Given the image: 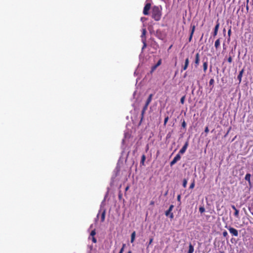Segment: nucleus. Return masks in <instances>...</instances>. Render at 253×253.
Wrapping results in <instances>:
<instances>
[{
  "label": "nucleus",
  "instance_id": "f257e3e1",
  "mask_svg": "<svg viewBox=\"0 0 253 253\" xmlns=\"http://www.w3.org/2000/svg\"><path fill=\"white\" fill-rule=\"evenodd\" d=\"M162 16V12L160 8L157 6H154L152 8V17L157 21H159Z\"/></svg>",
  "mask_w": 253,
  "mask_h": 253
},
{
  "label": "nucleus",
  "instance_id": "f03ea898",
  "mask_svg": "<svg viewBox=\"0 0 253 253\" xmlns=\"http://www.w3.org/2000/svg\"><path fill=\"white\" fill-rule=\"evenodd\" d=\"M101 213V221L102 222L104 221L105 220V214H106V210L105 209H104L103 208V202H102L101 205H100V210H99V211L97 215V216H96V219H95V220L96 221L97 219H98V217H99V214Z\"/></svg>",
  "mask_w": 253,
  "mask_h": 253
},
{
  "label": "nucleus",
  "instance_id": "7ed1b4c3",
  "mask_svg": "<svg viewBox=\"0 0 253 253\" xmlns=\"http://www.w3.org/2000/svg\"><path fill=\"white\" fill-rule=\"evenodd\" d=\"M225 227L229 230L230 233L232 236H235V237L238 236L239 233H238V231L237 229H236L231 226H228L227 225H226Z\"/></svg>",
  "mask_w": 253,
  "mask_h": 253
},
{
  "label": "nucleus",
  "instance_id": "20e7f679",
  "mask_svg": "<svg viewBox=\"0 0 253 253\" xmlns=\"http://www.w3.org/2000/svg\"><path fill=\"white\" fill-rule=\"evenodd\" d=\"M151 3H147L143 9V13L145 15H148L149 14V11L151 8Z\"/></svg>",
  "mask_w": 253,
  "mask_h": 253
},
{
  "label": "nucleus",
  "instance_id": "39448f33",
  "mask_svg": "<svg viewBox=\"0 0 253 253\" xmlns=\"http://www.w3.org/2000/svg\"><path fill=\"white\" fill-rule=\"evenodd\" d=\"M219 26H220V23L218 21V20L216 21V25L214 27V30H213V32L212 33V35H213V37H215L217 35V33H218V29H219Z\"/></svg>",
  "mask_w": 253,
  "mask_h": 253
},
{
  "label": "nucleus",
  "instance_id": "423d86ee",
  "mask_svg": "<svg viewBox=\"0 0 253 253\" xmlns=\"http://www.w3.org/2000/svg\"><path fill=\"white\" fill-rule=\"evenodd\" d=\"M200 63V54L197 53L195 55V58L194 60L195 67L197 68Z\"/></svg>",
  "mask_w": 253,
  "mask_h": 253
},
{
  "label": "nucleus",
  "instance_id": "0eeeda50",
  "mask_svg": "<svg viewBox=\"0 0 253 253\" xmlns=\"http://www.w3.org/2000/svg\"><path fill=\"white\" fill-rule=\"evenodd\" d=\"M119 172H120V168L119 167L118 165H117V167H116L115 169H114V170L113 171V174L112 176V179H114V178H115L118 175Z\"/></svg>",
  "mask_w": 253,
  "mask_h": 253
},
{
  "label": "nucleus",
  "instance_id": "6e6552de",
  "mask_svg": "<svg viewBox=\"0 0 253 253\" xmlns=\"http://www.w3.org/2000/svg\"><path fill=\"white\" fill-rule=\"evenodd\" d=\"M189 64V58L187 57L186 58V59L185 60L184 65L182 67V69L181 71V72L183 71H185L187 69Z\"/></svg>",
  "mask_w": 253,
  "mask_h": 253
},
{
  "label": "nucleus",
  "instance_id": "1a4fd4ad",
  "mask_svg": "<svg viewBox=\"0 0 253 253\" xmlns=\"http://www.w3.org/2000/svg\"><path fill=\"white\" fill-rule=\"evenodd\" d=\"M188 146V141H187L185 142V143L184 144V146L182 147V148L179 151V153H180L181 154H183V153H184L186 150Z\"/></svg>",
  "mask_w": 253,
  "mask_h": 253
},
{
  "label": "nucleus",
  "instance_id": "9d476101",
  "mask_svg": "<svg viewBox=\"0 0 253 253\" xmlns=\"http://www.w3.org/2000/svg\"><path fill=\"white\" fill-rule=\"evenodd\" d=\"M220 38H218V39H217L215 42V43H214V46H215V48L216 50L218 49L220 47Z\"/></svg>",
  "mask_w": 253,
  "mask_h": 253
},
{
  "label": "nucleus",
  "instance_id": "9b49d317",
  "mask_svg": "<svg viewBox=\"0 0 253 253\" xmlns=\"http://www.w3.org/2000/svg\"><path fill=\"white\" fill-rule=\"evenodd\" d=\"M165 214L167 216H169L171 219H172L174 217L173 213L169 210H168L165 212Z\"/></svg>",
  "mask_w": 253,
  "mask_h": 253
},
{
  "label": "nucleus",
  "instance_id": "f8f14e48",
  "mask_svg": "<svg viewBox=\"0 0 253 253\" xmlns=\"http://www.w3.org/2000/svg\"><path fill=\"white\" fill-rule=\"evenodd\" d=\"M195 25H193L192 26V29H191V33H190V37H189V42H191V40H192V37H193V34H194V31H195Z\"/></svg>",
  "mask_w": 253,
  "mask_h": 253
},
{
  "label": "nucleus",
  "instance_id": "ddd939ff",
  "mask_svg": "<svg viewBox=\"0 0 253 253\" xmlns=\"http://www.w3.org/2000/svg\"><path fill=\"white\" fill-rule=\"evenodd\" d=\"M244 72V70L242 69L241 71H240L239 74L237 76V79L239 81V83H240L242 81V78L243 74Z\"/></svg>",
  "mask_w": 253,
  "mask_h": 253
},
{
  "label": "nucleus",
  "instance_id": "4468645a",
  "mask_svg": "<svg viewBox=\"0 0 253 253\" xmlns=\"http://www.w3.org/2000/svg\"><path fill=\"white\" fill-rule=\"evenodd\" d=\"M251 174L247 173L245 177V180L248 181L250 184H251Z\"/></svg>",
  "mask_w": 253,
  "mask_h": 253
},
{
  "label": "nucleus",
  "instance_id": "2eb2a0df",
  "mask_svg": "<svg viewBox=\"0 0 253 253\" xmlns=\"http://www.w3.org/2000/svg\"><path fill=\"white\" fill-rule=\"evenodd\" d=\"M152 97H153V94H150L148 98H147V99L146 100L145 104L149 105L152 101Z\"/></svg>",
  "mask_w": 253,
  "mask_h": 253
},
{
  "label": "nucleus",
  "instance_id": "dca6fc26",
  "mask_svg": "<svg viewBox=\"0 0 253 253\" xmlns=\"http://www.w3.org/2000/svg\"><path fill=\"white\" fill-rule=\"evenodd\" d=\"M208 65V62H207V61L204 62L203 66V70L205 73H206L207 70Z\"/></svg>",
  "mask_w": 253,
  "mask_h": 253
},
{
  "label": "nucleus",
  "instance_id": "f3484780",
  "mask_svg": "<svg viewBox=\"0 0 253 253\" xmlns=\"http://www.w3.org/2000/svg\"><path fill=\"white\" fill-rule=\"evenodd\" d=\"M135 235H136L135 232L133 231L131 233V240H130L131 243H132L134 242L135 238Z\"/></svg>",
  "mask_w": 253,
  "mask_h": 253
},
{
  "label": "nucleus",
  "instance_id": "a211bd4d",
  "mask_svg": "<svg viewBox=\"0 0 253 253\" xmlns=\"http://www.w3.org/2000/svg\"><path fill=\"white\" fill-rule=\"evenodd\" d=\"M194 247L190 244L189 246V250L188 253H193L194 252Z\"/></svg>",
  "mask_w": 253,
  "mask_h": 253
},
{
  "label": "nucleus",
  "instance_id": "6ab92c4d",
  "mask_svg": "<svg viewBox=\"0 0 253 253\" xmlns=\"http://www.w3.org/2000/svg\"><path fill=\"white\" fill-rule=\"evenodd\" d=\"M146 30L145 29H142V35H141V38H142V40L143 39H145V35H146Z\"/></svg>",
  "mask_w": 253,
  "mask_h": 253
},
{
  "label": "nucleus",
  "instance_id": "aec40b11",
  "mask_svg": "<svg viewBox=\"0 0 253 253\" xmlns=\"http://www.w3.org/2000/svg\"><path fill=\"white\" fill-rule=\"evenodd\" d=\"M157 36L160 39L163 40L164 37H162L161 32L157 31L156 32Z\"/></svg>",
  "mask_w": 253,
  "mask_h": 253
},
{
  "label": "nucleus",
  "instance_id": "412c9836",
  "mask_svg": "<svg viewBox=\"0 0 253 253\" xmlns=\"http://www.w3.org/2000/svg\"><path fill=\"white\" fill-rule=\"evenodd\" d=\"M158 67V66L157 65V64H155V65L151 67V73H153L157 69Z\"/></svg>",
  "mask_w": 253,
  "mask_h": 253
},
{
  "label": "nucleus",
  "instance_id": "4be33fe9",
  "mask_svg": "<svg viewBox=\"0 0 253 253\" xmlns=\"http://www.w3.org/2000/svg\"><path fill=\"white\" fill-rule=\"evenodd\" d=\"M142 42H143V46H142V49H144L147 46V44H146V39H143L142 40Z\"/></svg>",
  "mask_w": 253,
  "mask_h": 253
},
{
  "label": "nucleus",
  "instance_id": "5701e85b",
  "mask_svg": "<svg viewBox=\"0 0 253 253\" xmlns=\"http://www.w3.org/2000/svg\"><path fill=\"white\" fill-rule=\"evenodd\" d=\"M187 180L186 179H184L183 180L182 185L184 188H185L187 186Z\"/></svg>",
  "mask_w": 253,
  "mask_h": 253
},
{
  "label": "nucleus",
  "instance_id": "b1692460",
  "mask_svg": "<svg viewBox=\"0 0 253 253\" xmlns=\"http://www.w3.org/2000/svg\"><path fill=\"white\" fill-rule=\"evenodd\" d=\"M199 211L202 213L205 211V209L204 207H200L199 208Z\"/></svg>",
  "mask_w": 253,
  "mask_h": 253
},
{
  "label": "nucleus",
  "instance_id": "393cba45",
  "mask_svg": "<svg viewBox=\"0 0 253 253\" xmlns=\"http://www.w3.org/2000/svg\"><path fill=\"white\" fill-rule=\"evenodd\" d=\"M231 27L230 28V29L228 30V40L229 41L230 39V36H231Z\"/></svg>",
  "mask_w": 253,
  "mask_h": 253
},
{
  "label": "nucleus",
  "instance_id": "a878e982",
  "mask_svg": "<svg viewBox=\"0 0 253 253\" xmlns=\"http://www.w3.org/2000/svg\"><path fill=\"white\" fill-rule=\"evenodd\" d=\"M239 210H236V211H235V212L234 213V216H236V217H239Z\"/></svg>",
  "mask_w": 253,
  "mask_h": 253
},
{
  "label": "nucleus",
  "instance_id": "bb28decb",
  "mask_svg": "<svg viewBox=\"0 0 253 253\" xmlns=\"http://www.w3.org/2000/svg\"><path fill=\"white\" fill-rule=\"evenodd\" d=\"M178 160L179 159H173V160L170 162V166H173L174 164H175L177 162V160Z\"/></svg>",
  "mask_w": 253,
  "mask_h": 253
},
{
  "label": "nucleus",
  "instance_id": "cd10ccee",
  "mask_svg": "<svg viewBox=\"0 0 253 253\" xmlns=\"http://www.w3.org/2000/svg\"><path fill=\"white\" fill-rule=\"evenodd\" d=\"M181 126L184 128H185L186 127V123L184 120H183V122H182Z\"/></svg>",
  "mask_w": 253,
  "mask_h": 253
},
{
  "label": "nucleus",
  "instance_id": "c85d7f7f",
  "mask_svg": "<svg viewBox=\"0 0 253 253\" xmlns=\"http://www.w3.org/2000/svg\"><path fill=\"white\" fill-rule=\"evenodd\" d=\"M214 80L213 79H211L210 80V82H209V84L210 85H212L213 86V85L214 84Z\"/></svg>",
  "mask_w": 253,
  "mask_h": 253
},
{
  "label": "nucleus",
  "instance_id": "c756f323",
  "mask_svg": "<svg viewBox=\"0 0 253 253\" xmlns=\"http://www.w3.org/2000/svg\"><path fill=\"white\" fill-rule=\"evenodd\" d=\"M194 186H195V181H194V180H193V182L191 183V184L190 185L189 188L193 189V188H194Z\"/></svg>",
  "mask_w": 253,
  "mask_h": 253
},
{
  "label": "nucleus",
  "instance_id": "7c9ffc66",
  "mask_svg": "<svg viewBox=\"0 0 253 253\" xmlns=\"http://www.w3.org/2000/svg\"><path fill=\"white\" fill-rule=\"evenodd\" d=\"M169 117L168 116H167L166 117H165V120H164V125L165 126L169 120Z\"/></svg>",
  "mask_w": 253,
  "mask_h": 253
},
{
  "label": "nucleus",
  "instance_id": "2f4dec72",
  "mask_svg": "<svg viewBox=\"0 0 253 253\" xmlns=\"http://www.w3.org/2000/svg\"><path fill=\"white\" fill-rule=\"evenodd\" d=\"M95 234H96L95 230L94 229L91 231V232L90 234V235L92 237H94V236L95 235Z\"/></svg>",
  "mask_w": 253,
  "mask_h": 253
},
{
  "label": "nucleus",
  "instance_id": "473e14b6",
  "mask_svg": "<svg viewBox=\"0 0 253 253\" xmlns=\"http://www.w3.org/2000/svg\"><path fill=\"white\" fill-rule=\"evenodd\" d=\"M222 234H223V236L224 237H226L227 238L228 236V233H227V232L226 230H225V231H224L223 232Z\"/></svg>",
  "mask_w": 253,
  "mask_h": 253
},
{
  "label": "nucleus",
  "instance_id": "72a5a7b5",
  "mask_svg": "<svg viewBox=\"0 0 253 253\" xmlns=\"http://www.w3.org/2000/svg\"><path fill=\"white\" fill-rule=\"evenodd\" d=\"M185 101V96H182L180 99V102L183 104Z\"/></svg>",
  "mask_w": 253,
  "mask_h": 253
},
{
  "label": "nucleus",
  "instance_id": "f704fd0d",
  "mask_svg": "<svg viewBox=\"0 0 253 253\" xmlns=\"http://www.w3.org/2000/svg\"><path fill=\"white\" fill-rule=\"evenodd\" d=\"M145 111H144V110H142L141 111V121L143 120V117H144V114H145Z\"/></svg>",
  "mask_w": 253,
  "mask_h": 253
},
{
  "label": "nucleus",
  "instance_id": "c9c22d12",
  "mask_svg": "<svg viewBox=\"0 0 253 253\" xmlns=\"http://www.w3.org/2000/svg\"><path fill=\"white\" fill-rule=\"evenodd\" d=\"M148 105H149L145 104V105H144V107H143V108L142 110H144V111H146V110L147 109V108H148Z\"/></svg>",
  "mask_w": 253,
  "mask_h": 253
},
{
  "label": "nucleus",
  "instance_id": "e433bc0d",
  "mask_svg": "<svg viewBox=\"0 0 253 253\" xmlns=\"http://www.w3.org/2000/svg\"><path fill=\"white\" fill-rule=\"evenodd\" d=\"M153 240V239L152 238L150 239L149 242L147 245V247H148L152 243Z\"/></svg>",
  "mask_w": 253,
  "mask_h": 253
},
{
  "label": "nucleus",
  "instance_id": "4c0bfd02",
  "mask_svg": "<svg viewBox=\"0 0 253 253\" xmlns=\"http://www.w3.org/2000/svg\"><path fill=\"white\" fill-rule=\"evenodd\" d=\"M125 246V244H123V247L120 250L119 253H123L124 249Z\"/></svg>",
  "mask_w": 253,
  "mask_h": 253
},
{
  "label": "nucleus",
  "instance_id": "58836bf2",
  "mask_svg": "<svg viewBox=\"0 0 253 253\" xmlns=\"http://www.w3.org/2000/svg\"><path fill=\"white\" fill-rule=\"evenodd\" d=\"M180 199H181V196H180V195H178L177 197V200L179 202L180 204L181 203Z\"/></svg>",
  "mask_w": 253,
  "mask_h": 253
},
{
  "label": "nucleus",
  "instance_id": "ea45409f",
  "mask_svg": "<svg viewBox=\"0 0 253 253\" xmlns=\"http://www.w3.org/2000/svg\"><path fill=\"white\" fill-rule=\"evenodd\" d=\"M162 64V59H159L156 64L158 66H159Z\"/></svg>",
  "mask_w": 253,
  "mask_h": 253
},
{
  "label": "nucleus",
  "instance_id": "a19ab883",
  "mask_svg": "<svg viewBox=\"0 0 253 253\" xmlns=\"http://www.w3.org/2000/svg\"><path fill=\"white\" fill-rule=\"evenodd\" d=\"M228 62L231 63L232 62V58L231 56H229L228 58Z\"/></svg>",
  "mask_w": 253,
  "mask_h": 253
},
{
  "label": "nucleus",
  "instance_id": "79ce46f5",
  "mask_svg": "<svg viewBox=\"0 0 253 253\" xmlns=\"http://www.w3.org/2000/svg\"><path fill=\"white\" fill-rule=\"evenodd\" d=\"M92 242H93L94 243H96V242H97V240H96V238H95V237H92Z\"/></svg>",
  "mask_w": 253,
  "mask_h": 253
},
{
  "label": "nucleus",
  "instance_id": "37998d69",
  "mask_svg": "<svg viewBox=\"0 0 253 253\" xmlns=\"http://www.w3.org/2000/svg\"><path fill=\"white\" fill-rule=\"evenodd\" d=\"M173 207H174L173 205H171L169 206V209H168V210H170V211H172V210H173Z\"/></svg>",
  "mask_w": 253,
  "mask_h": 253
},
{
  "label": "nucleus",
  "instance_id": "c03bdc74",
  "mask_svg": "<svg viewBox=\"0 0 253 253\" xmlns=\"http://www.w3.org/2000/svg\"><path fill=\"white\" fill-rule=\"evenodd\" d=\"M209 128H208V126H206V128H205V132L206 133H208V132H209Z\"/></svg>",
  "mask_w": 253,
  "mask_h": 253
},
{
  "label": "nucleus",
  "instance_id": "a18cd8bd",
  "mask_svg": "<svg viewBox=\"0 0 253 253\" xmlns=\"http://www.w3.org/2000/svg\"><path fill=\"white\" fill-rule=\"evenodd\" d=\"M180 153H178L175 157L174 158H180Z\"/></svg>",
  "mask_w": 253,
  "mask_h": 253
},
{
  "label": "nucleus",
  "instance_id": "49530a36",
  "mask_svg": "<svg viewBox=\"0 0 253 253\" xmlns=\"http://www.w3.org/2000/svg\"><path fill=\"white\" fill-rule=\"evenodd\" d=\"M231 207H232V208L234 211H236V210H237V209L236 208V207H235V206L234 205H232Z\"/></svg>",
  "mask_w": 253,
  "mask_h": 253
},
{
  "label": "nucleus",
  "instance_id": "de8ad7c7",
  "mask_svg": "<svg viewBox=\"0 0 253 253\" xmlns=\"http://www.w3.org/2000/svg\"><path fill=\"white\" fill-rule=\"evenodd\" d=\"M145 160V159H141V163L143 165Z\"/></svg>",
  "mask_w": 253,
  "mask_h": 253
},
{
  "label": "nucleus",
  "instance_id": "09e8293b",
  "mask_svg": "<svg viewBox=\"0 0 253 253\" xmlns=\"http://www.w3.org/2000/svg\"><path fill=\"white\" fill-rule=\"evenodd\" d=\"M128 189H129V186H127V187L126 188L125 190H126V191H127V190H128Z\"/></svg>",
  "mask_w": 253,
  "mask_h": 253
},
{
  "label": "nucleus",
  "instance_id": "8fccbe9b",
  "mask_svg": "<svg viewBox=\"0 0 253 253\" xmlns=\"http://www.w3.org/2000/svg\"><path fill=\"white\" fill-rule=\"evenodd\" d=\"M141 158H142V159L145 158V155H143L142 156V157H141Z\"/></svg>",
  "mask_w": 253,
  "mask_h": 253
},
{
  "label": "nucleus",
  "instance_id": "3c124183",
  "mask_svg": "<svg viewBox=\"0 0 253 253\" xmlns=\"http://www.w3.org/2000/svg\"><path fill=\"white\" fill-rule=\"evenodd\" d=\"M246 8H247V10H248L249 9V6L248 5H247V6H246Z\"/></svg>",
  "mask_w": 253,
  "mask_h": 253
},
{
  "label": "nucleus",
  "instance_id": "603ef678",
  "mask_svg": "<svg viewBox=\"0 0 253 253\" xmlns=\"http://www.w3.org/2000/svg\"><path fill=\"white\" fill-rule=\"evenodd\" d=\"M127 253H131V251H129Z\"/></svg>",
  "mask_w": 253,
  "mask_h": 253
},
{
  "label": "nucleus",
  "instance_id": "864d4df0",
  "mask_svg": "<svg viewBox=\"0 0 253 253\" xmlns=\"http://www.w3.org/2000/svg\"><path fill=\"white\" fill-rule=\"evenodd\" d=\"M171 47H172V45L170 46V47H169V49L171 48Z\"/></svg>",
  "mask_w": 253,
  "mask_h": 253
},
{
  "label": "nucleus",
  "instance_id": "5fc2aeb1",
  "mask_svg": "<svg viewBox=\"0 0 253 253\" xmlns=\"http://www.w3.org/2000/svg\"><path fill=\"white\" fill-rule=\"evenodd\" d=\"M153 203H153V202H151V205L153 204Z\"/></svg>",
  "mask_w": 253,
  "mask_h": 253
},
{
  "label": "nucleus",
  "instance_id": "6e6d98bb",
  "mask_svg": "<svg viewBox=\"0 0 253 253\" xmlns=\"http://www.w3.org/2000/svg\"><path fill=\"white\" fill-rule=\"evenodd\" d=\"M92 227V224H91L90 226V228H91Z\"/></svg>",
  "mask_w": 253,
  "mask_h": 253
},
{
  "label": "nucleus",
  "instance_id": "4d7b16f0",
  "mask_svg": "<svg viewBox=\"0 0 253 253\" xmlns=\"http://www.w3.org/2000/svg\"><path fill=\"white\" fill-rule=\"evenodd\" d=\"M229 130H230V129H229V130H228L227 133L229 132Z\"/></svg>",
  "mask_w": 253,
  "mask_h": 253
},
{
  "label": "nucleus",
  "instance_id": "13d9d810",
  "mask_svg": "<svg viewBox=\"0 0 253 253\" xmlns=\"http://www.w3.org/2000/svg\"><path fill=\"white\" fill-rule=\"evenodd\" d=\"M229 130H230V129H229V130H228L227 133L229 132Z\"/></svg>",
  "mask_w": 253,
  "mask_h": 253
},
{
  "label": "nucleus",
  "instance_id": "bf43d9fd",
  "mask_svg": "<svg viewBox=\"0 0 253 253\" xmlns=\"http://www.w3.org/2000/svg\"><path fill=\"white\" fill-rule=\"evenodd\" d=\"M223 32H225V29H224Z\"/></svg>",
  "mask_w": 253,
  "mask_h": 253
},
{
  "label": "nucleus",
  "instance_id": "052dcab7",
  "mask_svg": "<svg viewBox=\"0 0 253 253\" xmlns=\"http://www.w3.org/2000/svg\"><path fill=\"white\" fill-rule=\"evenodd\" d=\"M220 253H224L223 252H220Z\"/></svg>",
  "mask_w": 253,
  "mask_h": 253
},
{
  "label": "nucleus",
  "instance_id": "680f3d73",
  "mask_svg": "<svg viewBox=\"0 0 253 253\" xmlns=\"http://www.w3.org/2000/svg\"><path fill=\"white\" fill-rule=\"evenodd\" d=\"M249 2V0H247V2Z\"/></svg>",
  "mask_w": 253,
  "mask_h": 253
}]
</instances>
